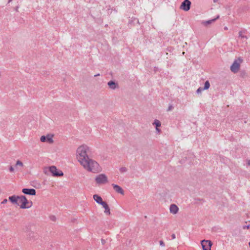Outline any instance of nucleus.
<instances>
[{
	"label": "nucleus",
	"mask_w": 250,
	"mask_h": 250,
	"mask_svg": "<svg viewBox=\"0 0 250 250\" xmlns=\"http://www.w3.org/2000/svg\"><path fill=\"white\" fill-rule=\"evenodd\" d=\"M13 0H8V3H10Z\"/></svg>",
	"instance_id": "34"
},
{
	"label": "nucleus",
	"mask_w": 250,
	"mask_h": 250,
	"mask_svg": "<svg viewBox=\"0 0 250 250\" xmlns=\"http://www.w3.org/2000/svg\"><path fill=\"white\" fill-rule=\"evenodd\" d=\"M112 186L113 187L114 189L117 193H120V194H121L122 195L124 194V190L119 186H118L117 185H116V184H112Z\"/></svg>",
	"instance_id": "11"
},
{
	"label": "nucleus",
	"mask_w": 250,
	"mask_h": 250,
	"mask_svg": "<svg viewBox=\"0 0 250 250\" xmlns=\"http://www.w3.org/2000/svg\"><path fill=\"white\" fill-rule=\"evenodd\" d=\"M17 198H18V196L13 195V196L9 197V200L13 204L16 205L17 204Z\"/></svg>",
	"instance_id": "16"
},
{
	"label": "nucleus",
	"mask_w": 250,
	"mask_h": 250,
	"mask_svg": "<svg viewBox=\"0 0 250 250\" xmlns=\"http://www.w3.org/2000/svg\"><path fill=\"white\" fill-rule=\"evenodd\" d=\"M94 200L96 203L102 205L104 202L103 201L102 197L97 194H94L93 196Z\"/></svg>",
	"instance_id": "12"
},
{
	"label": "nucleus",
	"mask_w": 250,
	"mask_h": 250,
	"mask_svg": "<svg viewBox=\"0 0 250 250\" xmlns=\"http://www.w3.org/2000/svg\"><path fill=\"white\" fill-rule=\"evenodd\" d=\"M101 242H102V244L103 245H104L106 243V241L104 239H101Z\"/></svg>",
	"instance_id": "25"
},
{
	"label": "nucleus",
	"mask_w": 250,
	"mask_h": 250,
	"mask_svg": "<svg viewBox=\"0 0 250 250\" xmlns=\"http://www.w3.org/2000/svg\"><path fill=\"white\" fill-rule=\"evenodd\" d=\"M156 130H157L158 131H159V132H160V130L158 127H156Z\"/></svg>",
	"instance_id": "32"
},
{
	"label": "nucleus",
	"mask_w": 250,
	"mask_h": 250,
	"mask_svg": "<svg viewBox=\"0 0 250 250\" xmlns=\"http://www.w3.org/2000/svg\"><path fill=\"white\" fill-rule=\"evenodd\" d=\"M247 165L249 166H250V160H247Z\"/></svg>",
	"instance_id": "31"
},
{
	"label": "nucleus",
	"mask_w": 250,
	"mask_h": 250,
	"mask_svg": "<svg viewBox=\"0 0 250 250\" xmlns=\"http://www.w3.org/2000/svg\"><path fill=\"white\" fill-rule=\"evenodd\" d=\"M173 108V106L172 105H170L168 107V109H167V111H170L172 109V108Z\"/></svg>",
	"instance_id": "28"
},
{
	"label": "nucleus",
	"mask_w": 250,
	"mask_h": 250,
	"mask_svg": "<svg viewBox=\"0 0 250 250\" xmlns=\"http://www.w3.org/2000/svg\"><path fill=\"white\" fill-rule=\"evenodd\" d=\"M240 67V63L238 62L237 60H235L230 66V70L234 73H237Z\"/></svg>",
	"instance_id": "6"
},
{
	"label": "nucleus",
	"mask_w": 250,
	"mask_h": 250,
	"mask_svg": "<svg viewBox=\"0 0 250 250\" xmlns=\"http://www.w3.org/2000/svg\"><path fill=\"white\" fill-rule=\"evenodd\" d=\"M17 204L16 205L20 206L21 208H29L32 204L31 202V205L30 206H26L27 204H28L29 203L25 196H18V198L17 200Z\"/></svg>",
	"instance_id": "2"
},
{
	"label": "nucleus",
	"mask_w": 250,
	"mask_h": 250,
	"mask_svg": "<svg viewBox=\"0 0 250 250\" xmlns=\"http://www.w3.org/2000/svg\"><path fill=\"white\" fill-rule=\"evenodd\" d=\"M1 189H0V194L1 193Z\"/></svg>",
	"instance_id": "37"
},
{
	"label": "nucleus",
	"mask_w": 250,
	"mask_h": 250,
	"mask_svg": "<svg viewBox=\"0 0 250 250\" xmlns=\"http://www.w3.org/2000/svg\"><path fill=\"white\" fill-rule=\"evenodd\" d=\"M50 219L52 220V221H55L56 219V218L55 216H51L50 217Z\"/></svg>",
	"instance_id": "23"
},
{
	"label": "nucleus",
	"mask_w": 250,
	"mask_h": 250,
	"mask_svg": "<svg viewBox=\"0 0 250 250\" xmlns=\"http://www.w3.org/2000/svg\"><path fill=\"white\" fill-rule=\"evenodd\" d=\"M9 170L10 172H13L14 170V167L12 166H10L9 167Z\"/></svg>",
	"instance_id": "26"
},
{
	"label": "nucleus",
	"mask_w": 250,
	"mask_h": 250,
	"mask_svg": "<svg viewBox=\"0 0 250 250\" xmlns=\"http://www.w3.org/2000/svg\"><path fill=\"white\" fill-rule=\"evenodd\" d=\"M191 4V3L189 0H185L182 2L180 9L188 11L190 8Z\"/></svg>",
	"instance_id": "5"
},
{
	"label": "nucleus",
	"mask_w": 250,
	"mask_h": 250,
	"mask_svg": "<svg viewBox=\"0 0 250 250\" xmlns=\"http://www.w3.org/2000/svg\"><path fill=\"white\" fill-rule=\"evenodd\" d=\"M203 90H204V89H203L202 87H199V88L197 89V90H196V93H197V94H200V93H201V92H202V91Z\"/></svg>",
	"instance_id": "21"
},
{
	"label": "nucleus",
	"mask_w": 250,
	"mask_h": 250,
	"mask_svg": "<svg viewBox=\"0 0 250 250\" xmlns=\"http://www.w3.org/2000/svg\"><path fill=\"white\" fill-rule=\"evenodd\" d=\"M16 165H19L20 166H23V163L20 160H18L16 163Z\"/></svg>",
	"instance_id": "22"
},
{
	"label": "nucleus",
	"mask_w": 250,
	"mask_h": 250,
	"mask_svg": "<svg viewBox=\"0 0 250 250\" xmlns=\"http://www.w3.org/2000/svg\"><path fill=\"white\" fill-rule=\"evenodd\" d=\"M219 16H218L216 18L213 19L212 20H208L207 21H203L202 22V24L204 25L205 26H207L208 24L212 23L214 22L217 19H219Z\"/></svg>",
	"instance_id": "15"
},
{
	"label": "nucleus",
	"mask_w": 250,
	"mask_h": 250,
	"mask_svg": "<svg viewBox=\"0 0 250 250\" xmlns=\"http://www.w3.org/2000/svg\"><path fill=\"white\" fill-rule=\"evenodd\" d=\"M7 202V200L6 199H4L1 203V204H5Z\"/></svg>",
	"instance_id": "27"
},
{
	"label": "nucleus",
	"mask_w": 250,
	"mask_h": 250,
	"mask_svg": "<svg viewBox=\"0 0 250 250\" xmlns=\"http://www.w3.org/2000/svg\"><path fill=\"white\" fill-rule=\"evenodd\" d=\"M160 245L162 247H164L165 246V243H164V242L162 240H161L160 241Z\"/></svg>",
	"instance_id": "24"
},
{
	"label": "nucleus",
	"mask_w": 250,
	"mask_h": 250,
	"mask_svg": "<svg viewBox=\"0 0 250 250\" xmlns=\"http://www.w3.org/2000/svg\"><path fill=\"white\" fill-rule=\"evenodd\" d=\"M156 130H157L158 131H159V132H160V130L158 127H156Z\"/></svg>",
	"instance_id": "33"
},
{
	"label": "nucleus",
	"mask_w": 250,
	"mask_h": 250,
	"mask_svg": "<svg viewBox=\"0 0 250 250\" xmlns=\"http://www.w3.org/2000/svg\"><path fill=\"white\" fill-rule=\"evenodd\" d=\"M210 87V83L208 81H207L204 85V87L203 88L204 90H207Z\"/></svg>",
	"instance_id": "17"
},
{
	"label": "nucleus",
	"mask_w": 250,
	"mask_h": 250,
	"mask_svg": "<svg viewBox=\"0 0 250 250\" xmlns=\"http://www.w3.org/2000/svg\"><path fill=\"white\" fill-rule=\"evenodd\" d=\"M169 209H170V213H171L173 214H175L176 213H177V212L179 210V208L176 205L171 204L170 206Z\"/></svg>",
	"instance_id": "13"
},
{
	"label": "nucleus",
	"mask_w": 250,
	"mask_h": 250,
	"mask_svg": "<svg viewBox=\"0 0 250 250\" xmlns=\"http://www.w3.org/2000/svg\"><path fill=\"white\" fill-rule=\"evenodd\" d=\"M225 30L227 29V28L226 27L225 28Z\"/></svg>",
	"instance_id": "38"
},
{
	"label": "nucleus",
	"mask_w": 250,
	"mask_h": 250,
	"mask_svg": "<svg viewBox=\"0 0 250 250\" xmlns=\"http://www.w3.org/2000/svg\"><path fill=\"white\" fill-rule=\"evenodd\" d=\"M90 148L86 145L79 146L77 150V158L83 168L88 171L96 173L101 171L99 164L88 157Z\"/></svg>",
	"instance_id": "1"
},
{
	"label": "nucleus",
	"mask_w": 250,
	"mask_h": 250,
	"mask_svg": "<svg viewBox=\"0 0 250 250\" xmlns=\"http://www.w3.org/2000/svg\"><path fill=\"white\" fill-rule=\"evenodd\" d=\"M102 206H103V207L104 208V213L106 214H107V215H109L110 214V208L108 207V205H107V204L104 202L103 205H102Z\"/></svg>",
	"instance_id": "14"
},
{
	"label": "nucleus",
	"mask_w": 250,
	"mask_h": 250,
	"mask_svg": "<svg viewBox=\"0 0 250 250\" xmlns=\"http://www.w3.org/2000/svg\"><path fill=\"white\" fill-rule=\"evenodd\" d=\"M218 0H213L214 2H216Z\"/></svg>",
	"instance_id": "35"
},
{
	"label": "nucleus",
	"mask_w": 250,
	"mask_h": 250,
	"mask_svg": "<svg viewBox=\"0 0 250 250\" xmlns=\"http://www.w3.org/2000/svg\"><path fill=\"white\" fill-rule=\"evenodd\" d=\"M119 170L121 173H125L127 171V169L126 167H123L119 169Z\"/></svg>",
	"instance_id": "19"
},
{
	"label": "nucleus",
	"mask_w": 250,
	"mask_h": 250,
	"mask_svg": "<svg viewBox=\"0 0 250 250\" xmlns=\"http://www.w3.org/2000/svg\"><path fill=\"white\" fill-rule=\"evenodd\" d=\"M49 170L54 176H61L63 175V172L62 171H58L56 167L55 166H51L49 167Z\"/></svg>",
	"instance_id": "7"
},
{
	"label": "nucleus",
	"mask_w": 250,
	"mask_h": 250,
	"mask_svg": "<svg viewBox=\"0 0 250 250\" xmlns=\"http://www.w3.org/2000/svg\"><path fill=\"white\" fill-rule=\"evenodd\" d=\"M176 236H175V234H172L171 235V239H174L175 238Z\"/></svg>",
	"instance_id": "30"
},
{
	"label": "nucleus",
	"mask_w": 250,
	"mask_h": 250,
	"mask_svg": "<svg viewBox=\"0 0 250 250\" xmlns=\"http://www.w3.org/2000/svg\"><path fill=\"white\" fill-rule=\"evenodd\" d=\"M203 250H211L212 243L210 240H203L201 242Z\"/></svg>",
	"instance_id": "4"
},
{
	"label": "nucleus",
	"mask_w": 250,
	"mask_h": 250,
	"mask_svg": "<svg viewBox=\"0 0 250 250\" xmlns=\"http://www.w3.org/2000/svg\"><path fill=\"white\" fill-rule=\"evenodd\" d=\"M22 192L25 194L30 195H35L36 193V190L34 188H23Z\"/></svg>",
	"instance_id": "8"
},
{
	"label": "nucleus",
	"mask_w": 250,
	"mask_h": 250,
	"mask_svg": "<svg viewBox=\"0 0 250 250\" xmlns=\"http://www.w3.org/2000/svg\"><path fill=\"white\" fill-rule=\"evenodd\" d=\"M107 85L109 86V87L112 90H115L119 88V85L118 83L115 82L113 81H109L107 83Z\"/></svg>",
	"instance_id": "9"
},
{
	"label": "nucleus",
	"mask_w": 250,
	"mask_h": 250,
	"mask_svg": "<svg viewBox=\"0 0 250 250\" xmlns=\"http://www.w3.org/2000/svg\"><path fill=\"white\" fill-rule=\"evenodd\" d=\"M250 225H247V226H243V228L244 229H249V228H250Z\"/></svg>",
	"instance_id": "29"
},
{
	"label": "nucleus",
	"mask_w": 250,
	"mask_h": 250,
	"mask_svg": "<svg viewBox=\"0 0 250 250\" xmlns=\"http://www.w3.org/2000/svg\"><path fill=\"white\" fill-rule=\"evenodd\" d=\"M155 125H156V127H160L161 126V122L158 120H155L154 121V123Z\"/></svg>",
	"instance_id": "18"
},
{
	"label": "nucleus",
	"mask_w": 250,
	"mask_h": 250,
	"mask_svg": "<svg viewBox=\"0 0 250 250\" xmlns=\"http://www.w3.org/2000/svg\"><path fill=\"white\" fill-rule=\"evenodd\" d=\"M239 60H240V62H241V61H242L240 58L239 59Z\"/></svg>",
	"instance_id": "39"
},
{
	"label": "nucleus",
	"mask_w": 250,
	"mask_h": 250,
	"mask_svg": "<svg viewBox=\"0 0 250 250\" xmlns=\"http://www.w3.org/2000/svg\"><path fill=\"white\" fill-rule=\"evenodd\" d=\"M95 181L99 185L104 184L108 182V179L105 174H100L96 177Z\"/></svg>",
	"instance_id": "3"
},
{
	"label": "nucleus",
	"mask_w": 250,
	"mask_h": 250,
	"mask_svg": "<svg viewBox=\"0 0 250 250\" xmlns=\"http://www.w3.org/2000/svg\"><path fill=\"white\" fill-rule=\"evenodd\" d=\"M99 74H97V75H95V76H99Z\"/></svg>",
	"instance_id": "36"
},
{
	"label": "nucleus",
	"mask_w": 250,
	"mask_h": 250,
	"mask_svg": "<svg viewBox=\"0 0 250 250\" xmlns=\"http://www.w3.org/2000/svg\"><path fill=\"white\" fill-rule=\"evenodd\" d=\"M40 140L42 142H45L46 141L49 143H52L53 142L52 137L50 136L49 135H47L46 136H42L41 137Z\"/></svg>",
	"instance_id": "10"
},
{
	"label": "nucleus",
	"mask_w": 250,
	"mask_h": 250,
	"mask_svg": "<svg viewBox=\"0 0 250 250\" xmlns=\"http://www.w3.org/2000/svg\"><path fill=\"white\" fill-rule=\"evenodd\" d=\"M239 37H241L242 39H247V37L246 36H245L243 34V32L242 31H240L239 32Z\"/></svg>",
	"instance_id": "20"
}]
</instances>
